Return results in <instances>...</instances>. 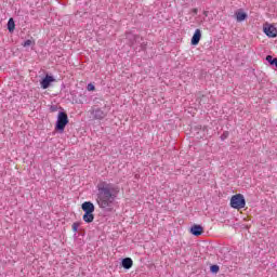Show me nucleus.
Wrapping results in <instances>:
<instances>
[{"label":"nucleus","instance_id":"obj_1","mask_svg":"<svg viewBox=\"0 0 277 277\" xmlns=\"http://www.w3.org/2000/svg\"><path fill=\"white\" fill-rule=\"evenodd\" d=\"M119 194L120 187L118 185L107 182L98 183L96 202L100 209L111 213V211H114V202H116V198H118Z\"/></svg>","mask_w":277,"mask_h":277},{"label":"nucleus","instance_id":"obj_2","mask_svg":"<svg viewBox=\"0 0 277 277\" xmlns=\"http://www.w3.org/2000/svg\"><path fill=\"white\" fill-rule=\"evenodd\" d=\"M68 122V114H66V111H60L55 123V131L57 133H64Z\"/></svg>","mask_w":277,"mask_h":277},{"label":"nucleus","instance_id":"obj_3","mask_svg":"<svg viewBox=\"0 0 277 277\" xmlns=\"http://www.w3.org/2000/svg\"><path fill=\"white\" fill-rule=\"evenodd\" d=\"M232 209H245L246 208V197L242 194L233 195L230 198Z\"/></svg>","mask_w":277,"mask_h":277},{"label":"nucleus","instance_id":"obj_4","mask_svg":"<svg viewBox=\"0 0 277 277\" xmlns=\"http://www.w3.org/2000/svg\"><path fill=\"white\" fill-rule=\"evenodd\" d=\"M126 39L128 40L130 47H135V44H141L142 51L146 49V44H144V39L138 35H133L132 32H128L126 35Z\"/></svg>","mask_w":277,"mask_h":277},{"label":"nucleus","instance_id":"obj_5","mask_svg":"<svg viewBox=\"0 0 277 277\" xmlns=\"http://www.w3.org/2000/svg\"><path fill=\"white\" fill-rule=\"evenodd\" d=\"M263 31L267 38H276L277 37V28L269 23H266L263 27Z\"/></svg>","mask_w":277,"mask_h":277},{"label":"nucleus","instance_id":"obj_6","mask_svg":"<svg viewBox=\"0 0 277 277\" xmlns=\"http://www.w3.org/2000/svg\"><path fill=\"white\" fill-rule=\"evenodd\" d=\"M54 81H55V78L53 76L45 75V77L41 79L40 85L42 90H48V88H50L51 83H54Z\"/></svg>","mask_w":277,"mask_h":277},{"label":"nucleus","instance_id":"obj_7","mask_svg":"<svg viewBox=\"0 0 277 277\" xmlns=\"http://www.w3.org/2000/svg\"><path fill=\"white\" fill-rule=\"evenodd\" d=\"M189 233H190V235H193L194 237H200V235H202V233H205V227H202V225L194 224V225L189 228Z\"/></svg>","mask_w":277,"mask_h":277},{"label":"nucleus","instance_id":"obj_8","mask_svg":"<svg viewBox=\"0 0 277 277\" xmlns=\"http://www.w3.org/2000/svg\"><path fill=\"white\" fill-rule=\"evenodd\" d=\"M202 38V31L200 29H196L193 37H192V40H190V44L193 47H198V44H200V39Z\"/></svg>","mask_w":277,"mask_h":277},{"label":"nucleus","instance_id":"obj_9","mask_svg":"<svg viewBox=\"0 0 277 277\" xmlns=\"http://www.w3.org/2000/svg\"><path fill=\"white\" fill-rule=\"evenodd\" d=\"M81 209L82 211H84V213H94L95 211V207L94 203H92V201H84L81 205Z\"/></svg>","mask_w":277,"mask_h":277},{"label":"nucleus","instance_id":"obj_10","mask_svg":"<svg viewBox=\"0 0 277 277\" xmlns=\"http://www.w3.org/2000/svg\"><path fill=\"white\" fill-rule=\"evenodd\" d=\"M237 23H243L246 18H248V13L243 12V10L239 9L235 12Z\"/></svg>","mask_w":277,"mask_h":277},{"label":"nucleus","instance_id":"obj_11","mask_svg":"<svg viewBox=\"0 0 277 277\" xmlns=\"http://www.w3.org/2000/svg\"><path fill=\"white\" fill-rule=\"evenodd\" d=\"M92 115H93L95 120H103V118H105V116H107L105 114V111H103V109H101V108L93 109Z\"/></svg>","mask_w":277,"mask_h":277},{"label":"nucleus","instance_id":"obj_12","mask_svg":"<svg viewBox=\"0 0 277 277\" xmlns=\"http://www.w3.org/2000/svg\"><path fill=\"white\" fill-rule=\"evenodd\" d=\"M121 267H123V269H131V267H133V260L131 258L122 259Z\"/></svg>","mask_w":277,"mask_h":277},{"label":"nucleus","instance_id":"obj_13","mask_svg":"<svg viewBox=\"0 0 277 277\" xmlns=\"http://www.w3.org/2000/svg\"><path fill=\"white\" fill-rule=\"evenodd\" d=\"M82 220L85 224H92L94 222V212H84Z\"/></svg>","mask_w":277,"mask_h":277},{"label":"nucleus","instance_id":"obj_14","mask_svg":"<svg viewBox=\"0 0 277 277\" xmlns=\"http://www.w3.org/2000/svg\"><path fill=\"white\" fill-rule=\"evenodd\" d=\"M8 30H9V32L10 34H13V31L16 29V23L14 22V18H10L9 21H8Z\"/></svg>","mask_w":277,"mask_h":277},{"label":"nucleus","instance_id":"obj_15","mask_svg":"<svg viewBox=\"0 0 277 277\" xmlns=\"http://www.w3.org/2000/svg\"><path fill=\"white\" fill-rule=\"evenodd\" d=\"M266 62H268V64L271 66H276L277 67V57H274L272 55H267L266 56Z\"/></svg>","mask_w":277,"mask_h":277},{"label":"nucleus","instance_id":"obj_16","mask_svg":"<svg viewBox=\"0 0 277 277\" xmlns=\"http://www.w3.org/2000/svg\"><path fill=\"white\" fill-rule=\"evenodd\" d=\"M211 274H217L220 272V266L216 264H213L210 266Z\"/></svg>","mask_w":277,"mask_h":277},{"label":"nucleus","instance_id":"obj_17","mask_svg":"<svg viewBox=\"0 0 277 277\" xmlns=\"http://www.w3.org/2000/svg\"><path fill=\"white\" fill-rule=\"evenodd\" d=\"M79 226H81V223H79V222L72 223V225H71L72 232L77 233L79 230Z\"/></svg>","mask_w":277,"mask_h":277},{"label":"nucleus","instance_id":"obj_18","mask_svg":"<svg viewBox=\"0 0 277 277\" xmlns=\"http://www.w3.org/2000/svg\"><path fill=\"white\" fill-rule=\"evenodd\" d=\"M32 43H34V42L31 41V39H28V40H26V41H24V42L22 43V47H24V48L31 47Z\"/></svg>","mask_w":277,"mask_h":277},{"label":"nucleus","instance_id":"obj_19","mask_svg":"<svg viewBox=\"0 0 277 277\" xmlns=\"http://www.w3.org/2000/svg\"><path fill=\"white\" fill-rule=\"evenodd\" d=\"M87 90H88L89 92H94V90H96V87H94L93 83H89V84L87 85Z\"/></svg>","mask_w":277,"mask_h":277},{"label":"nucleus","instance_id":"obj_20","mask_svg":"<svg viewBox=\"0 0 277 277\" xmlns=\"http://www.w3.org/2000/svg\"><path fill=\"white\" fill-rule=\"evenodd\" d=\"M228 135H229L228 131L223 132V134L221 135L222 142H224V140H228Z\"/></svg>","mask_w":277,"mask_h":277},{"label":"nucleus","instance_id":"obj_21","mask_svg":"<svg viewBox=\"0 0 277 277\" xmlns=\"http://www.w3.org/2000/svg\"><path fill=\"white\" fill-rule=\"evenodd\" d=\"M57 105H52L51 107H50V111H52V113H55V111H57Z\"/></svg>","mask_w":277,"mask_h":277},{"label":"nucleus","instance_id":"obj_22","mask_svg":"<svg viewBox=\"0 0 277 277\" xmlns=\"http://www.w3.org/2000/svg\"><path fill=\"white\" fill-rule=\"evenodd\" d=\"M193 12H194L195 14H198V9H193Z\"/></svg>","mask_w":277,"mask_h":277}]
</instances>
